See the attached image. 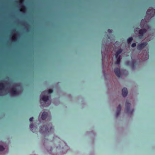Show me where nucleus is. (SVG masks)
I'll use <instances>...</instances> for the list:
<instances>
[{
  "label": "nucleus",
  "instance_id": "1",
  "mask_svg": "<svg viewBox=\"0 0 155 155\" xmlns=\"http://www.w3.org/2000/svg\"><path fill=\"white\" fill-rule=\"evenodd\" d=\"M122 95L123 96L125 97L126 96L127 93V89L126 88H124L122 89Z\"/></svg>",
  "mask_w": 155,
  "mask_h": 155
},
{
  "label": "nucleus",
  "instance_id": "3",
  "mask_svg": "<svg viewBox=\"0 0 155 155\" xmlns=\"http://www.w3.org/2000/svg\"><path fill=\"white\" fill-rule=\"evenodd\" d=\"M132 38H129L127 40V41L128 43H130L131 42L132 40Z\"/></svg>",
  "mask_w": 155,
  "mask_h": 155
},
{
  "label": "nucleus",
  "instance_id": "5",
  "mask_svg": "<svg viewBox=\"0 0 155 155\" xmlns=\"http://www.w3.org/2000/svg\"><path fill=\"white\" fill-rule=\"evenodd\" d=\"M4 150V148L3 147L0 146V151H2Z\"/></svg>",
  "mask_w": 155,
  "mask_h": 155
},
{
  "label": "nucleus",
  "instance_id": "11",
  "mask_svg": "<svg viewBox=\"0 0 155 155\" xmlns=\"http://www.w3.org/2000/svg\"><path fill=\"white\" fill-rule=\"evenodd\" d=\"M44 114V113H43V114H42V117H43V115Z\"/></svg>",
  "mask_w": 155,
  "mask_h": 155
},
{
  "label": "nucleus",
  "instance_id": "8",
  "mask_svg": "<svg viewBox=\"0 0 155 155\" xmlns=\"http://www.w3.org/2000/svg\"><path fill=\"white\" fill-rule=\"evenodd\" d=\"M52 92V91L51 90H49L48 91V93H51Z\"/></svg>",
  "mask_w": 155,
  "mask_h": 155
},
{
  "label": "nucleus",
  "instance_id": "7",
  "mask_svg": "<svg viewBox=\"0 0 155 155\" xmlns=\"http://www.w3.org/2000/svg\"><path fill=\"white\" fill-rule=\"evenodd\" d=\"M120 59L119 58H118L117 59V64H119V62H120Z\"/></svg>",
  "mask_w": 155,
  "mask_h": 155
},
{
  "label": "nucleus",
  "instance_id": "4",
  "mask_svg": "<svg viewBox=\"0 0 155 155\" xmlns=\"http://www.w3.org/2000/svg\"><path fill=\"white\" fill-rule=\"evenodd\" d=\"M115 73L116 74H117V75L118 76H119V71H118V70H115Z\"/></svg>",
  "mask_w": 155,
  "mask_h": 155
},
{
  "label": "nucleus",
  "instance_id": "6",
  "mask_svg": "<svg viewBox=\"0 0 155 155\" xmlns=\"http://www.w3.org/2000/svg\"><path fill=\"white\" fill-rule=\"evenodd\" d=\"M136 46V44L135 43H133L132 45V47H135Z\"/></svg>",
  "mask_w": 155,
  "mask_h": 155
},
{
  "label": "nucleus",
  "instance_id": "9",
  "mask_svg": "<svg viewBox=\"0 0 155 155\" xmlns=\"http://www.w3.org/2000/svg\"><path fill=\"white\" fill-rule=\"evenodd\" d=\"M33 117L31 118H30L29 120L30 121H32L33 120Z\"/></svg>",
  "mask_w": 155,
  "mask_h": 155
},
{
  "label": "nucleus",
  "instance_id": "2",
  "mask_svg": "<svg viewBox=\"0 0 155 155\" xmlns=\"http://www.w3.org/2000/svg\"><path fill=\"white\" fill-rule=\"evenodd\" d=\"M121 52H122V50H120L117 52L116 54V58H117V55L118 54H120V53H121Z\"/></svg>",
  "mask_w": 155,
  "mask_h": 155
},
{
  "label": "nucleus",
  "instance_id": "10",
  "mask_svg": "<svg viewBox=\"0 0 155 155\" xmlns=\"http://www.w3.org/2000/svg\"><path fill=\"white\" fill-rule=\"evenodd\" d=\"M33 125L32 124H31L30 125V128H32V127H33Z\"/></svg>",
  "mask_w": 155,
  "mask_h": 155
}]
</instances>
